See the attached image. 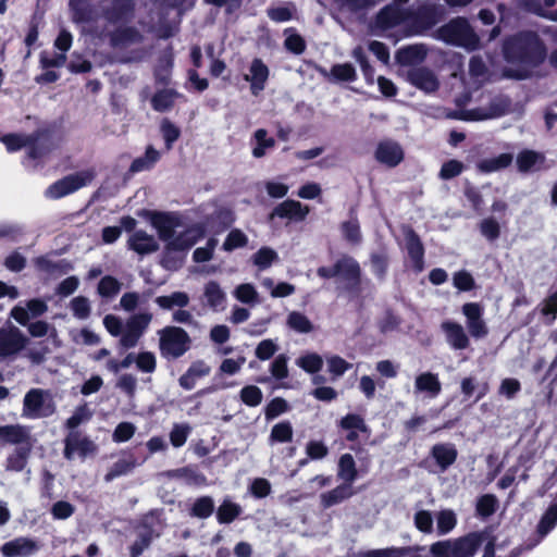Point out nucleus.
<instances>
[{
    "label": "nucleus",
    "instance_id": "1",
    "mask_svg": "<svg viewBox=\"0 0 557 557\" xmlns=\"http://www.w3.org/2000/svg\"><path fill=\"white\" fill-rule=\"evenodd\" d=\"M504 54L510 67L505 70L509 78H527L532 69L542 63L546 57V49L534 33H521L506 40Z\"/></svg>",
    "mask_w": 557,
    "mask_h": 557
},
{
    "label": "nucleus",
    "instance_id": "2",
    "mask_svg": "<svg viewBox=\"0 0 557 557\" xmlns=\"http://www.w3.org/2000/svg\"><path fill=\"white\" fill-rule=\"evenodd\" d=\"M486 542L483 557H494V543L485 533H471L455 541H444L432 545L434 557H473L480 544Z\"/></svg>",
    "mask_w": 557,
    "mask_h": 557
},
{
    "label": "nucleus",
    "instance_id": "3",
    "mask_svg": "<svg viewBox=\"0 0 557 557\" xmlns=\"http://www.w3.org/2000/svg\"><path fill=\"white\" fill-rule=\"evenodd\" d=\"M57 411L53 394L49 389L30 388L23 398L22 417L28 420L49 418Z\"/></svg>",
    "mask_w": 557,
    "mask_h": 557
},
{
    "label": "nucleus",
    "instance_id": "4",
    "mask_svg": "<svg viewBox=\"0 0 557 557\" xmlns=\"http://www.w3.org/2000/svg\"><path fill=\"white\" fill-rule=\"evenodd\" d=\"M159 350L165 359H177L190 347V337L177 326H165L158 331Z\"/></svg>",
    "mask_w": 557,
    "mask_h": 557
},
{
    "label": "nucleus",
    "instance_id": "5",
    "mask_svg": "<svg viewBox=\"0 0 557 557\" xmlns=\"http://www.w3.org/2000/svg\"><path fill=\"white\" fill-rule=\"evenodd\" d=\"M438 38L447 44L474 50L479 47V37L465 18H456L438 29Z\"/></svg>",
    "mask_w": 557,
    "mask_h": 557
},
{
    "label": "nucleus",
    "instance_id": "6",
    "mask_svg": "<svg viewBox=\"0 0 557 557\" xmlns=\"http://www.w3.org/2000/svg\"><path fill=\"white\" fill-rule=\"evenodd\" d=\"M94 178V170L76 172L51 184L46 189L45 195L49 199H59L87 186Z\"/></svg>",
    "mask_w": 557,
    "mask_h": 557
},
{
    "label": "nucleus",
    "instance_id": "7",
    "mask_svg": "<svg viewBox=\"0 0 557 557\" xmlns=\"http://www.w3.org/2000/svg\"><path fill=\"white\" fill-rule=\"evenodd\" d=\"M45 140V133L39 131L32 135L9 134L1 138L8 151L14 152L26 148L28 157L33 159L40 158L46 153L47 149L41 147Z\"/></svg>",
    "mask_w": 557,
    "mask_h": 557
},
{
    "label": "nucleus",
    "instance_id": "8",
    "mask_svg": "<svg viewBox=\"0 0 557 557\" xmlns=\"http://www.w3.org/2000/svg\"><path fill=\"white\" fill-rule=\"evenodd\" d=\"M140 215L147 218L152 227L157 231L159 238L168 245L180 226V219L172 213L156 211H143Z\"/></svg>",
    "mask_w": 557,
    "mask_h": 557
},
{
    "label": "nucleus",
    "instance_id": "9",
    "mask_svg": "<svg viewBox=\"0 0 557 557\" xmlns=\"http://www.w3.org/2000/svg\"><path fill=\"white\" fill-rule=\"evenodd\" d=\"M27 337L15 326L0 329V360L18 354L27 345Z\"/></svg>",
    "mask_w": 557,
    "mask_h": 557
},
{
    "label": "nucleus",
    "instance_id": "10",
    "mask_svg": "<svg viewBox=\"0 0 557 557\" xmlns=\"http://www.w3.org/2000/svg\"><path fill=\"white\" fill-rule=\"evenodd\" d=\"M462 313L466 317V324L470 334L475 338L487 335V326L483 320V309L476 302H468L462 306Z\"/></svg>",
    "mask_w": 557,
    "mask_h": 557
},
{
    "label": "nucleus",
    "instance_id": "11",
    "mask_svg": "<svg viewBox=\"0 0 557 557\" xmlns=\"http://www.w3.org/2000/svg\"><path fill=\"white\" fill-rule=\"evenodd\" d=\"M39 549V543L26 536L15 537L1 546V553L5 557H29Z\"/></svg>",
    "mask_w": 557,
    "mask_h": 557
},
{
    "label": "nucleus",
    "instance_id": "12",
    "mask_svg": "<svg viewBox=\"0 0 557 557\" xmlns=\"http://www.w3.org/2000/svg\"><path fill=\"white\" fill-rule=\"evenodd\" d=\"M205 235L201 226H191L184 232H175L173 238L165 246L166 251H187Z\"/></svg>",
    "mask_w": 557,
    "mask_h": 557
},
{
    "label": "nucleus",
    "instance_id": "13",
    "mask_svg": "<svg viewBox=\"0 0 557 557\" xmlns=\"http://www.w3.org/2000/svg\"><path fill=\"white\" fill-rule=\"evenodd\" d=\"M48 309L45 300L35 298L28 300L25 306L17 305L12 308L10 315L21 325H27L32 318L42 315Z\"/></svg>",
    "mask_w": 557,
    "mask_h": 557
},
{
    "label": "nucleus",
    "instance_id": "14",
    "mask_svg": "<svg viewBox=\"0 0 557 557\" xmlns=\"http://www.w3.org/2000/svg\"><path fill=\"white\" fill-rule=\"evenodd\" d=\"M72 35L67 30H61L57 39L54 40V47L61 52L49 57L47 53H42L40 61L45 67H60L64 65L66 61L65 52L70 50L72 46Z\"/></svg>",
    "mask_w": 557,
    "mask_h": 557
},
{
    "label": "nucleus",
    "instance_id": "15",
    "mask_svg": "<svg viewBox=\"0 0 557 557\" xmlns=\"http://www.w3.org/2000/svg\"><path fill=\"white\" fill-rule=\"evenodd\" d=\"M127 244L129 249L141 256L153 253L160 248L158 239L144 230L134 231Z\"/></svg>",
    "mask_w": 557,
    "mask_h": 557
},
{
    "label": "nucleus",
    "instance_id": "16",
    "mask_svg": "<svg viewBox=\"0 0 557 557\" xmlns=\"http://www.w3.org/2000/svg\"><path fill=\"white\" fill-rule=\"evenodd\" d=\"M407 81L423 90L424 92H433L438 88V79L435 74L425 67H412L406 73Z\"/></svg>",
    "mask_w": 557,
    "mask_h": 557
},
{
    "label": "nucleus",
    "instance_id": "17",
    "mask_svg": "<svg viewBox=\"0 0 557 557\" xmlns=\"http://www.w3.org/2000/svg\"><path fill=\"white\" fill-rule=\"evenodd\" d=\"M95 450L96 445L94 442L87 437H82L78 433L73 432L65 440L64 456L69 460L75 456L84 458L87 455L94 454Z\"/></svg>",
    "mask_w": 557,
    "mask_h": 557
},
{
    "label": "nucleus",
    "instance_id": "18",
    "mask_svg": "<svg viewBox=\"0 0 557 557\" xmlns=\"http://www.w3.org/2000/svg\"><path fill=\"white\" fill-rule=\"evenodd\" d=\"M269 74V67L260 59L252 60L245 75V81L250 83L252 95L258 96L265 88Z\"/></svg>",
    "mask_w": 557,
    "mask_h": 557
},
{
    "label": "nucleus",
    "instance_id": "19",
    "mask_svg": "<svg viewBox=\"0 0 557 557\" xmlns=\"http://www.w3.org/2000/svg\"><path fill=\"white\" fill-rule=\"evenodd\" d=\"M375 157L379 162L394 168L403 161L404 151L399 144L392 140H385L379 144Z\"/></svg>",
    "mask_w": 557,
    "mask_h": 557
},
{
    "label": "nucleus",
    "instance_id": "20",
    "mask_svg": "<svg viewBox=\"0 0 557 557\" xmlns=\"http://www.w3.org/2000/svg\"><path fill=\"white\" fill-rule=\"evenodd\" d=\"M442 330L445 334L446 342L451 348L462 350L469 346V337L461 324L453 321H445L442 323Z\"/></svg>",
    "mask_w": 557,
    "mask_h": 557
},
{
    "label": "nucleus",
    "instance_id": "21",
    "mask_svg": "<svg viewBox=\"0 0 557 557\" xmlns=\"http://www.w3.org/2000/svg\"><path fill=\"white\" fill-rule=\"evenodd\" d=\"M425 47L422 45H413L399 49L395 59L401 66H411L412 69L416 67V65L421 64L425 60Z\"/></svg>",
    "mask_w": 557,
    "mask_h": 557
},
{
    "label": "nucleus",
    "instance_id": "22",
    "mask_svg": "<svg viewBox=\"0 0 557 557\" xmlns=\"http://www.w3.org/2000/svg\"><path fill=\"white\" fill-rule=\"evenodd\" d=\"M203 298L208 307L214 311H222L226 305V294L215 281H209L203 287Z\"/></svg>",
    "mask_w": 557,
    "mask_h": 557
},
{
    "label": "nucleus",
    "instance_id": "23",
    "mask_svg": "<svg viewBox=\"0 0 557 557\" xmlns=\"http://www.w3.org/2000/svg\"><path fill=\"white\" fill-rule=\"evenodd\" d=\"M441 392V382L436 374L424 372L414 381V393H425L430 398L436 397Z\"/></svg>",
    "mask_w": 557,
    "mask_h": 557
},
{
    "label": "nucleus",
    "instance_id": "24",
    "mask_svg": "<svg viewBox=\"0 0 557 557\" xmlns=\"http://www.w3.org/2000/svg\"><path fill=\"white\" fill-rule=\"evenodd\" d=\"M339 426L347 431V441L355 442L359 437V433H368V426L359 414L349 413L342 418Z\"/></svg>",
    "mask_w": 557,
    "mask_h": 557
},
{
    "label": "nucleus",
    "instance_id": "25",
    "mask_svg": "<svg viewBox=\"0 0 557 557\" xmlns=\"http://www.w3.org/2000/svg\"><path fill=\"white\" fill-rule=\"evenodd\" d=\"M308 213L309 209L304 207L299 201L285 200L273 210L271 216L304 220Z\"/></svg>",
    "mask_w": 557,
    "mask_h": 557
},
{
    "label": "nucleus",
    "instance_id": "26",
    "mask_svg": "<svg viewBox=\"0 0 557 557\" xmlns=\"http://www.w3.org/2000/svg\"><path fill=\"white\" fill-rule=\"evenodd\" d=\"M354 488L349 484H341L332 491L322 493L320 495L321 504L324 508H329L343 503L354 495Z\"/></svg>",
    "mask_w": 557,
    "mask_h": 557
},
{
    "label": "nucleus",
    "instance_id": "27",
    "mask_svg": "<svg viewBox=\"0 0 557 557\" xmlns=\"http://www.w3.org/2000/svg\"><path fill=\"white\" fill-rule=\"evenodd\" d=\"M545 161L543 153L534 150H523L517 156V166L520 172L537 171Z\"/></svg>",
    "mask_w": 557,
    "mask_h": 557
},
{
    "label": "nucleus",
    "instance_id": "28",
    "mask_svg": "<svg viewBox=\"0 0 557 557\" xmlns=\"http://www.w3.org/2000/svg\"><path fill=\"white\" fill-rule=\"evenodd\" d=\"M210 373V368L202 361H197V362H194L189 369L187 370V372L185 374H183L181 377H180V385L184 388V389H193L196 385V382L208 375Z\"/></svg>",
    "mask_w": 557,
    "mask_h": 557
},
{
    "label": "nucleus",
    "instance_id": "29",
    "mask_svg": "<svg viewBox=\"0 0 557 557\" xmlns=\"http://www.w3.org/2000/svg\"><path fill=\"white\" fill-rule=\"evenodd\" d=\"M432 456L444 471L455 462L457 450L453 444H436L432 448Z\"/></svg>",
    "mask_w": 557,
    "mask_h": 557
},
{
    "label": "nucleus",
    "instance_id": "30",
    "mask_svg": "<svg viewBox=\"0 0 557 557\" xmlns=\"http://www.w3.org/2000/svg\"><path fill=\"white\" fill-rule=\"evenodd\" d=\"M251 145L252 156L257 159H260L267 154L268 150L275 146V139L268 136V132L265 129L259 128L253 133Z\"/></svg>",
    "mask_w": 557,
    "mask_h": 557
},
{
    "label": "nucleus",
    "instance_id": "31",
    "mask_svg": "<svg viewBox=\"0 0 557 557\" xmlns=\"http://www.w3.org/2000/svg\"><path fill=\"white\" fill-rule=\"evenodd\" d=\"M406 247L414 269L420 272L423 269V247L418 236L409 232L406 236Z\"/></svg>",
    "mask_w": 557,
    "mask_h": 557
},
{
    "label": "nucleus",
    "instance_id": "32",
    "mask_svg": "<svg viewBox=\"0 0 557 557\" xmlns=\"http://www.w3.org/2000/svg\"><path fill=\"white\" fill-rule=\"evenodd\" d=\"M356 461L350 454H344L338 460L337 476L344 481L345 484L352 486L357 479Z\"/></svg>",
    "mask_w": 557,
    "mask_h": 557
},
{
    "label": "nucleus",
    "instance_id": "33",
    "mask_svg": "<svg viewBox=\"0 0 557 557\" xmlns=\"http://www.w3.org/2000/svg\"><path fill=\"white\" fill-rule=\"evenodd\" d=\"M29 437V430L23 425L0 426V440L5 443H24Z\"/></svg>",
    "mask_w": 557,
    "mask_h": 557
},
{
    "label": "nucleus",
    "instance_id": "34",
    "mask_svg": "<svg viewBox=\"0 0 557 557\" xmlns=\"http://www.w3.org/2000/svg\"><path fill=\"white\" fill-rule=\"evenodd\" d=\"M189 296L185 292H174L170 295L158 296L156 304L164 310L185 308L189 304Z\"/></svg>",
    "mask_w": 557,
    "mask_h": 557
},
{
    "label": "nucleus",
    "instance_id": "35",
    "mask_svg": "<svg viewBox=\"0 0 557 557\" xmlns=\"http://www.w3.org/2000/svg\"><path fill=\"white\" fill-rule=\"evenodd\" d=\"M360 268L352 258L344 257L338 260V274L343 280L357 284L359 281Z\"/></svg>",
    "mask_w": 557,
    "mask_h": 557
},
{
    "label": "nucleus",
    "instance_id": "36",
    "mask_svg": "<svg viewBox=\"0 0 557 557\" xmlns=\"http://www.w3.org/2000/svg\"><path fill=\"white\" fill-rule=\"evenodd\" d=\"M404 22V14L398 7H387L377 16L381 28H389Z\"/></svg>",
    "mask_w": 557,
    "mask_h": 557
},
{
    "label": "nucleus",
    "instance_id": "37",
    "mask_svg": "<svg viewBox=\"0 0 557 557\" xmlns=\"http://www.w3.org/2000/svg\"><path fill=\"white\" fill-rule=\"evenodd\" d=\"M512 162V156L510 153H502L497 157L482 160L478 168L481 172L492 173L507 168Z\"/></svg>",
    "mask_w": 557,
    "mask_h": 557
},
{
    "label": "nucleus",
    "instance_id": "38",
    "mask_svg": "<svg viewBox=\"0 0 557 557\" xmlns=\"http://www.w3.org/2000/svg\"><path fill=\"white\" fill-rule=\"evenodd\" d=\"M160 153L153 147H148L144 157L137 158L133 161L129 171L138 173L150 170L159 160Z\"/></svg>",
    "mask_w": 557,
    "mask_h": 557
},
{
    "label": "nucleus",
    "instance_id": "39",
    "mask_svg": "<svg viewBox=\"0 0 557 557\" xmlns=\"http://www.w3.org/2000/svg\"><path fill=\"white\" fill-rule=\"evenodd\" d=\"M233 296L246 305H256L259 301V294L256 287L250 283H243L235 287Z\"/></svg>",
    "mask_w": 557,
    "mask_h": 557
},
{
    "label": "nucleus",
    "instance_id": "40",
    "mask_svg": "<svg viewBox=\"0 0 557 557\" xmlns=\"http://www.w3.org/2000/svg\"><path fill=\"white\" fill-rule=\"evenodd\" d=\"M139 33L129 27L119 28L111 37L112 45L115 47H126L139 41Z\"/></svg>",
    "mask_w": 557,
    "mask_h": 557
},
{
    "label": "nucleus",
    "instance_id": "41",
    "mask_svg": "<svg viewBox=\"0 0 557 557\" xmlns=\"http://www.w3.org/2000/svg\"><path fill=\"white\" fill-rule=\"evenodd\" d=\"M242 512L239 505L225 499L216 511V518L220 523H230L237 518Z\"/></svg>",
    "mask_w": 557,
    "mask_h": 557
},
{
    "label": "nucleus",
    "instance_id": "42",
    "mask_svg": "<svg viewBox=\"0 0 557 557\" xmlns=\"http://www.w3.org/2000/svg\"><path fill=\"white\" fill-rule=\"evenodd\" d=\"M296 364L308 373H317L322 369L323 359L315 352H308L299 357Z\"/></svg>",
    "mask_w": 557,
    "mask_h": 557
},
{
    "label": "nucleus",
    "instance_id": "43",
    "mask_svg": "<svg viewBox=\"0 0 557 557\" xmlns=\"http://www.w3.org/2000/svg\"><path fill=\"white\" fill-rule=\"evenodd\" d=\"M457 524L456 513L450 509L441 510L436 516L437 532L441 535L449 533Z\"/></svg>",
    "mask_w": 557,
    "mask_h": 557
},
{
    "label": "nucleus",
    "instance_id": "44",
    "mask_svg": "<svg viewBox=\"0 0 557 557\" xmlns=\"http://www.w3.org/2000/svg\"><path fill=\"white\" fill-rule=\"evenodd\" d=\"M409 554L407 547H387L379 549H368L357 554L356 557H405Z\"/></svg>",
    "mask_w": 557,
    "mask_h": 557
},
{
    "label": "nucleus",
    "instance_id": "45",
    "mask_svg": "<svg viewBox=\"0 0 557 557\" xmlns=\"http://www.w3.org/2000/svg\"><path fill=\"white\" fill-rule=\"evenodd\" d=\"M287 325L298 333H309L312 331V323L302 313L293 311L287 317Z\"/></svg>",
    "mask_w": 557,
    "mask_h": 557
},
{
    "label": "nucleus",
    "instance_id": "46",
    "mask_svg": "<svg viewBox=\"0 0 557 557\" xmlns=\"http://www.w3.org/2000/svg\"><path fill=\"white\" fill-rule=\"evenodd\" d=\"M293 438V426L290 422L283 421L273 425L270 434L271 442L287 443Z\"/></svg>",
    "mask_w": 557,
    "mask_h": 557
},
{
    "label": "nucleus",
    "instance_id": "47",
    "mask_svg": "<svg viewBox=\"0 0 557 557\" xmlns=\"http://www.w3.org/2000/svg\"><path fill=\"white\" fill-rule=\"evenodd\" d=\"M504 114V110L491 107L490 109H475L462 113V119L468 121H483Z\"/></svg>",
    "mask_w": 557,
    "mask_h": 557
},
{
    "label": "nucleus",
    "instance_id": "48",
    "mask_svg": "<svg viewBox=\"0 0 557 557\" xmlns=\"http://www.w3.org/2000/svg\"><path fill=\"white\" fill-rule=\"evenodd\" d=\"M498 506L497 498L492 494H485L476 500V513L481 517L492 516Z\"/></svg>",
    "mask_w": 557,
    "mask_h": 557
},
{
    "label": "nucleus",
    "instance_id": "49",
    "mask_svg": "<svg viewBox=\"0 0 557 557\" xmlns=\"http://www.w3.org/2000/svg\"><path fill=\"white\" fill-rule=\"evenodd\" d=\"M277 258L276 251L269 247H262L253 255L252 261L260 270H264L271 267Z\"/></svg>",
    "mask_w": 557,
    "mask_h": 557
},
{
    "label": "nucleus",
    "instance_id": "50",
    "mask_svg": "<svg viewBox=\"0 0 557 557\" xmlns=\"http://www.w3.org/2000/svg\"><path fill=\"white\" fill-rule=\"evenodd\" d=\"M190 432L191 428L186 423L174 424L170 432L171 444L176 448L183 446L186 443Z\"/></svg>",
    "mask_w": 557,
    "mask_h": 557
},
{
    "label": "nucleus",
    "instance_id": "51",
    "mask_svg": "<svg viewBox=\"0 0 557 557\" xmlns=\"http://www.w3.org/2000/svg\"><path fill=\"white\" fill-rule=\"evenodd\" d=\"M136 466L137 463L134 458L120 459L112 466L106 479L107 481H111L114 478L131 472Z\"/></svg>",
    "mask_w": 557,
    "mask_h": 557
},
{
    "label": "nucleus",
    "instance_id": "52",
    "mask_svg": "<svg viewBox=\"0 0 557 557\" xmlns=\"http://www.w3.org/2000/svg\"><path fill=\"white\" fill-rule=\"evenodd\" d=\"M331 75L336 81L354 82L356 79V70L349 63L335 64L331 69Z\"/></svg>",
    "mask_w": 557,
    "mask_h": 557
},
{
    "label": "nucleus",
    "instance_id": "53",
    "mask_svg": "<svg viewBox=\"0 0 557 557\" xmlns=\"http://www.w3.org/2000/svg\"><path fill=\"white\" fill-rule=\"evenodd\" d=\"M121 289V283L113 276H104L98 284V293L102 297H113Z\"/></svg>",
    "mask_w": 557,
    "mask_h": 557
},
{
    "label": "nucleus",
    "instance_id": "54",
    "mask_svg": "<svg viewBox=\"0 0 557 557\" xmlns=\"http://www.w3.org/2000/svg\"><path fill=\"white\" fill-rule=\"evenodd\" d=\"M557 523V505H552L539 523V533L545 536Z\"/></svg>",
    "mask_w": 557,
    "mask_h": 557
},
{
    "label": "nucleus",
    "instance_id": "55",
    "mask_svg": "<svg viewBox=\"0 0 557 557\" xmlns=\"http://www.w3.org/2000/svg\"><path fill=\"white\" fill-rule=\"evenodd\" d=\"M151 320H152L151 313L143 312V313L132 315L125 324L143 336V334L149 326Z\"/></svg>",
    "mask_w": 557,
    "mask_h": 557
},
{
    "label": "nucleus",
    "instance_id": "56",
    "mask_svg": "<svg viewBox=\"0 0 557 557\" xmlns=\"http://www.w3.org/2000/svg\"><path fill=\"white\" fill-rule=\"evenodd\" d=\"M137 368L145 373H152L157 367V359L151 351H141L135 359Z\"/></svg>",
    "mask_w": 557,
    "mask_h": 557
},
{
    "label": "nucleus",
    "instance_id": "57",
    "mask_svg": "<svg viewBox=\"0 0 557 557\" xmlns=\"http://www.w3.org/2000/svg\"><path fill=\"white\" fill-rule=\"evenodd\" d=\"M214 503L211 497L198 498L193 506V515L198 518H208L213 512Z\"/></svg>",
    "mask_w": 557,
    "mask_h": 557
},
{
    "label": "nucleus",
    "instance_id": "58",
    "mask_svg": "<svg viewBox=\"0 0 557 557\" xmlns=\"http://www.w3.org/2000/svg\"><path fill=\"white\" fill-rule=\"evenodd\" d=\"M240 399L250 407L258 406L262 400V392L255 385H249L240 391Z\"/></svg>",
    "mask_w": 557,
    "mask_h": 557
},
{
    "label": "nucleus",
    "instance_id": "59",
    "mask_svg": "<svg viewBox=\"0 0 557 557\" xmlns=\"http://www.w3.org/2000/svg\"><path fill=\"white\" fill-rule=\"evenodd\" d=\"M247 242V236L240 230H233L223 243V249L232 251L236 248L244 247Z\"/></svg>",
    "mask_w": 557,
    "mask_h": 557
},
{
    "label": "nucleus",
    "instance_id": "60",
    "mask_svg": "<svg viewBox=\"0 0 557 557\" xmlns=\"http://www.w3.org/2000/svg\"><path fill=\"white\" fill-rule=\"evenodd\" d=\"M326 362L329 372L334 377L342 376L346 371H348L351 368L350 363H348L346 360L338 356H332L327 358Z\"/></svg>",
    "mask_w": 557,
    "mask_h": 557
},
{
    "label": "nucleus",
    "instance_id": "61",
    "mask_svg": "<svg viewBox=\"0 0 557 557\" xmlns=\"http://www.w3.org/2000/svg\"><path fill=\"white\" fill-rule=\"evenodd\" d=\"M136 431V426L131 422H121L116 425L112 438L116 443H123L131 440Z\"/></svg>",
    "mask_w": 557,
    "mask_h": 557
},
{
    "label": "nucleus",
    "instance_id": "62",
    "mask_svg": "<svg viewBox=\"0 0 557 557\" xmlns=\"http://www.w3.org/2000/svg\"><path fill=\"white\" fill-rule=\"evenodd\" d=\"M71 309L73 314L81 320L87 319L90 313V305L87 298L78 296L72 299Z\"/></svg>",
    "mask_w": 557,
    "mask_h": 557
},
{
    "label": "nucleus",
    "instance_id": "63",
    "mask_svg": "<svg viewBox=\"0 0 557 557\" xmlns=\"http://www.w3.org/2000/svg\"><path fill=\"white\" fill-rule=\"evenodd\" d=\"M161 133L164 138L166 149L170 150L173 143L180 137V129L170 121L163 120L161 123Z\"/></svg>",
    "mask_w": 557,
    "mask_h": 557
},
{
    "label": "nucleus",
    "instance_id": "64",
    "mask_svg": "<svg viewBox=\"0 0 557 557\" xmlns=\"http://www.w3.org/2000/svg\"><path fill=\"white\" fill-rule=\"evenodd\" d=\"M541 312L545 317H549V323H552L557 317V290L549 295L541 307Z\"/></svg>",
    "mask_w": 557,
    "mask_h": 557
}]
</instances>
